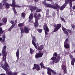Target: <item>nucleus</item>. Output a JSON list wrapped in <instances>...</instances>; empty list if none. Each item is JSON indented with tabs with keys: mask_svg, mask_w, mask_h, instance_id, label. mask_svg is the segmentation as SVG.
Instances as JSON below:
<instances>
[{
	"mask_svg": "<svg viewBox=\"0 0 75 75\" xmlns=\"http://www.w3.org/2000/svg\"><path fill=\"white\" fill-rule=\"evenodd\" d=\"M24 24L23 23H20L18 24V27H20V29L21 30V33H25V34H28V33H30L29 31L30 30V28L28 26H25L24 27V29H23V28H21L22 27L24 26Z\"/></svg>",
	"mask_w": 75,
	"mask_h": 75,
	"instance_id": "1",
	"label": "nucleus"
},
{
	"mask_svg": "<svg viewBox=\"0 0 75 75\" xmlns=\"http://www.w3.org/2000/svg\"><path fill=\"white\" fill-rule=\"evenodd\" d=\"M0 64L1 68L5 71L7 75H12V71L8 69L10 67L8 64L4 65L2 63H1Z\"/></svg>",
	"mask_w": 75,
	"mask_h": 75,
	"instance_id": "2",
	"label": "nucleus"
},
{
	"mask_svg": "<svg viewBox=\"0 0 75 75\" xmlns=\"http://www.w3.org/2000/svg\"><path fill=\"white\" fill-rule=\"evenodd\" d=\"M6 46H4L2 48V53L3 54V61L5 62L4 65L8 64L6 61V58L7 57V50L6 49Z\"/></svg>",
	"mask_w": 75,
	"mask_h": 75,
	"instance_id": "3",
	"label": "nucleus"
},
{
	"mask_svg": "<svg viewBox=\"0 0 75 75\" xmlns=\"http://www.w3.org/2000/svg\"><path fill=\"white\" fill-rule=\"evenodd\" d=\"M75 1V0H65V3L60 8V10H63L69 3L70 7H72V1Z\"/></svg>",
	"mask_w": 75,
	"mask_h": 75,
	"instance_id": "4",
	"label": "nucleus"
},
{
	"mask_svg": "<svg viewBox=\"0 0 75 75\" xmlns=\"http://www.w3.org/2000/svg\"><path fill=\"white\" fill-rule=\"evenodd\" d=\"M47 74L48 75H52V74H53V75H55L57 74L56 72L54 71L51 68H50L49 67L47 68Z\"/></svg>",
	"mask_w": 75,
	"mask_h": 75,
	"instance_id": "5",
	"label": "nucleus"
},
{
	"mask_svg": "<svg viewBox=\"0 0 75 75\" xmlns=\"http://www.w3.org/2000/svg\"><path fill=\"white\" fill-rule=\"evenodd\" d=\"M43 29L45 30V32L46 35H48V33L49 32V28H48V25L46 23H44V25L43 26Z\"/></svg>",
	"mask_w": 75,
	"mask_h": 75,
	"instance_id": "6",
	"label": "nucleus"
},
{
	"mask_svg": "<svg viewBox=\"0 0 75 75\" xmlns=\"http://www.w3.org/2000/svg\"><path fill=\"white\" fill-rule=\"evenodd\" d=\"M61 58L60 55H58V56H57V57H52L51 59L52 60L55 59L56 61L55 63H57V62H58L59 61L60 59H61Z\"/></svg>",
	"mask_w": 75,
	"mask_h": 75,
	"instance_id": "7",
	"label": "nucleus"
},
{
	"mask_svg": "<svg viewBox=\"0 0 75 75\" xmlns=\"http://www.w3.org/2000/svg\"><path fill=\"white\" fill-rule=\"evenodd\" d=\"M34 17L35 19V23H34V25L35 27H38V15L37 13H35Z\"/></svg>",
	"mask_w": 75,
	"mask_h": 75,
	"instance_id": "8",
	"label": "nucleus"
},
{
	"mask_svg": "<svg viewBox=\"0 0 75 75\" xmlns=\"http://www.w3.org/2000/svg\"><path fill=\"white\" fill-rule=\"evenodd\" d=\"M32 44L34 46L35 48L37 49L38 48L37 47V46L36 43H35V42H36V39L35 38V36H32Z\"/></svg>",
	"mask_w": 75,
	"mask_h": 75,
	"instance_id": "9",
	"label": "nucleus"
},
{
	"mask_svg": "<svg viewBox=\"0 0 75 75\" xmlns=\"http://www.w3.org/2000/svg\"><path fill=\"white\" fill-rule=\"evenodd\" d=\"M57 26H56L55 28L53 30V32H56V31H57L61 27V24L59 23L57 24Z\"/></svg>",
	"mask_w": 75,
	"mask_h": 75,
	"instance_id": "10",
	"label": "nucleus"
},
{
	"mask_svg": "<svg viewBox=\"0 0 75 75\" xmlns=\"http://www.w3.org/2000/svg\"><path fill=\"white\" fill-rule=\"evenodd\" d=\"M29 8L30 10L31 11V13H33L34 10H35L37 9V8L36 6H29Z\"/></svg>",
	"mask_w": 75,
	"mask_h": 75,
	"instance_id": "11",
	"label": "nucleus"
},
{
	"mask_svg": "<svg viewBox=\"0 0 75 75\" xmlns=\"http://www.w3.org/2000/svg\"><path fill=\"white\" fill-rule=\"evenodd\" d=\"M10 4H8V3L6 2V1H4V3L3 4V5L5 6L6 8H8L10 7Z\"/></svg>",
	"mask_w": 75,
	"mask_h": 75,
	"instance_id": "12",
	"label": "nucleus"
},
{
	"mask_svg": "<svg viewBox=\"0 0 75 75\" xmlns=\"http://www.w3.org/2000/svg\"><path fill=\"white\" fill-rule=\"evenodd\" d=\"M13 7H14L12 9L13 11L15 14H17V12L16 11L15 7H21L20 6L16 5V4L14 6H13Z\"/></svg>",
	"mask_w": 75,
	"mask_h": 75,
	"instance_id": "13",
	"label": "nucleus"
},
{
	"mask_svg": "<svg viewBox=\"0 0 75 75\" xmlns=\"http://www.w3.org/2000/svg\"><path fill=\"white\" fill-rule=\"evenodd\" d=\"M40 65L41 67L40 69H41L42 68H43V69H47V67L45 66L44 65V63L43 62H42L40 63Z\"/></svg>",
	"mask_w": 75,
	"mask_h": 75,
	"instance_id": "14",
	"label": "nucleus"
},
{
	"mask_svg": "<svg viewBox=\"0 0 75 75\" xmlns=\"http://www.w3.org/2000/svg\"><path fill=\"white\" fill-rule=\"evenodd\" d=\"M20 53L19 52V49H18L16 52V55L17 57V60L18 61V59H19V55Z\"/></svg>",
	"mask_w": 75,
	"mask_h": 75,
	"instance_id": "15",
	"label": "nucleus"
},
{
	"mask_svg": "<svg viewBox=\"0 0 75 75\" xmlns=\"http://www.w3.org/2000/svg\"><path fill=\"white\" fill-rule=\"evenodd\" d=\"M55 6L54 5H53L52 8L54 9H55V10L56 9H57V8H60V6H59V5H58V4H55Z\"/></svg>",
	"mask_w": 75,
	"mask_h": 75,
	"instance_id": "16",
	"label": "nucleus"
},
{
	"mask_svg": "<svg viewBox=\"0 0 75 75\" xmlns=\"http://www.w3.org/2000/svg\"><path fill=\"white\" fill-rule=\"evenodd\" d=\"M2 21L3 23L5 24V25H6L7 21V19L6 17L3 18L2 19Z\"/></svg>",
	"mask_w": 75,
	"mask_h": 75,
	"instance_id": "17",
	"label": "nucleus"
},
{
	"mask_svg": "<svg viewBox=\"0 0 75 75\" xmlns=\"http://www.w3.org/2000/svg\"><path fill=\"white\" fill-rule=\"evenodd\" d=\"M64 46L65 48L68 49L69 48V45L68 43H64Z\"/></svg>",
	"mask_w": 75,
	"mask_h": 75,
	"instance_id": "18",
	"label": "nucleus"
},
{
	"mask_svg": "<svg viewBox=\"0 0 75 75\" xmlns=\"http://www.w3.org/2000/svg\"><path fill=\"white\" fill-rule=\"evenodd\" d=\"M43 53L41 52V51H39L38 53V58H41L42 57Z\"/></svg>",
	"mask_w": 75,
	"mask_h": 75,
	"instance_id": "19",
	"label": "nucleus"
},
{
	"mask_svg": "<svg viewBox=\"0 0 75 75\" xmlns=\"http://www.w3.org/2000/svg\"><path fill=\"white\" fill-rule=\"evenodd\" d=\"M10 23L12 25H15H15H16V24L17 23V20H16L14 22V21H13L11 20Z\"/></svg>",
	"mask_w": 75,
	"mask_h": 75,
	"instance_id": "20",
	"label": "nucleus"
},
{
	"mask_svg": "<svg viewBox=\"0 0 75 75\" xmlns=\"http://www.w3.org/2000/svg\"><path fill=\"white\" fill-rule=\"evenodd\" d=\"M33 13L30 14L29 16V21H31V20L33 18Z\"/></svg>",
	"mask_w": 75,
	"mask_h": 75,
	"instance_id": "21",
	"label": "nucleus"
},
{
	"mask_svg": "<svg viewBox=\"0 0 75 75\" xmlns=\"http://www.w3.org/2000/svg\"><path fill=\"white\" fill-rule=\"evenodd\" d=\"M37 71H38V65L36 64H35L34 65V67L33 69H36Z\"/></svg>",
	"mask_w": 75,
	"mask_h": 75,
	"instance_id": "22",
	"label": "nucleus"
},
{
	"mask_svg": "<svg viewBox=\"0 0 75 75\" xmlns=\"http://www.w3.org/2000/svg\"><path fill=\"white\" fill-rule=\"evenodd\" d=\"M16 5V0H12V4H10L11 7L14 6Z\"/></svg>",
	"mask_w": 75,
	"mask_h": 75,
	"instance_id": "23",
	"label": "nucleus"
},
{
	"mask_svg": "<svg viewBox=\"0 0 75 75\" xmlns=\"http://www.w3.org/2000/svg\"><path fill=\"white\" fill-rule=\"evenodd\" d=\"M4 33V30H3L2 28L0 27V36Z\"/></svg>",
	"mask_w": 75,
	"mask_h": 75,
	"instance_id": "24",
	"label": "nucleus"
},
{
	"mask_svg": "<svg viewBox=\"0 0 75 75\" xmlns=\"http://www.w3.org/2000/svg\"><path fill=\"white\" fill-rule=\"evenodd\" d=\"M43 47H44V45H40V47H38V50H40V51H42V49H43Z\"/></svg>",
	"mask_w": 75,
	"mask_h": 75,
	"instance_id": "25",
	"label": "nucleus"
},
{
	"mask_svg": "<svg viewBox=\"0 0 75 75\" xmlns=\"http://www.w3.org/2000/svg\"><path fill=\"white\" fill-rule=\"evenodd\" d=\"M30 53L31 55L33 54L34 52V50L31 48H30Z\"/></svg>",
	"mask_w": 75,
	"mask_h": 75,
	"instance_id": "26",
	"label": "nucleus"
},
{
	"mask_svg": "<svg viewBox=\"0 0 75 75\" xmlns=\"http://www.w3.org/2000/svg\"><path fill=\"white\" fill-rule=\"evenodd\" d=\"M45 6L46 7H49L50 8H52L53 5H51V4H46Z\"/></svg>",
	"mask_w": 75,
	"mask_h": 75,
	"instance_id": "27",
	"label": "nucleus"
},
{
	"mask_svg": "<svg viewBox=\"0 0 75 75\" xmlns=\"http://www.w3.org/2000/svg\"><path fill=\"white\" fill-rule=\"evenodd\" d=\"M14 26H15V25H12L8 29V31H10L12 30Z\"/></svg>",
	"mask_w": 75,
	"mask_h": 75,
	"instance_id": "28",
	"label": "nucleus"
},
{
	"mask_svg": "<svg viewBox=\"0 0 75 75\" xmlns=\"http://www.w3.org/2000/svg\"><path fill=\"white\" fill-rule=\"evenodd\" d=\"M21 15L22 17L24 18H25V15H26V14H25L24 12H23L21 13Z\"/></svg>",
	"mask_w": 75,
	"mask_h": 75,
	"instance_id": "29",
	"label": "nucleus"
},
{
	"mask_svg": "<svg viewBox=\"0 0 75 75\" xmlns=\"http://www.w3.org/2000/svg\"><path fill=\"white\" fill-rule=\"evenodd\" d=\"M6 39V36L5 35H3L2 37V42H4L5 41V39Z\"/></svg>",
	"mask_w": 75,
	"mask_h": 75,
	"instance_id": "30",
	"label": "nucleus"
},
{
	"mask_svg": "<svg viewBox=\"0 0 75 75\" xmlns=\"http://www.w3.org/2000/svg\"><path fill=\"white\" fill-rule=\"evenodd\" d=\"M62 68L63 70H65L67 69V67H66V66L65 65H63L62 66Z\"/></svg>",
	"mask_w": 75,
	"mask_h": 75,
	"instance_id": "31",
	"label": "nucleus"
},
{
	"mask_svg": "<svg viewBox=\"0 0 75 75\" xmlns=\"http://www.w3.org/2000/svg\"><path fill=\"white\" fill-rule=\"evenodd\" d=\"M41 18V14H40V13H38V20H40Z\"/></svg>",
	"mask_w": 75,
	"mask_h": 75,
	"instance_id": "32",
	"label": "nucleus"
},
{
	"mask_svg": "<svg viewBox=\"0 0 75 75\" xmlns=\"http://www.w3.org/2000/svg\"><path fill=\"white\" fill-rule=\"evenodd\" d=\"M67 42H69V39L68 38L66 39L64 43H68Z\"/></svg>",
	"mask_w": 75,
	"mask_h": 75,
	"instance_id": "33",
	"label": "nucleus"
},
{
	"mask_svg": "<svg viewBox=\"0 0 75 75\" xmlns=\"http://www.w3.org/2000/svg\"><path fill=\"white\" fill-rule=\"evenodd\" d=\"M58 56V54L56 52H54L53 54V57H57Z\"/></svg>",
	"mask_w": 75,
	"mask_h": 75,
	"instance_id": "34",
	"label": "nucleus"
},
{
	"mask_svg": "<svg viewBox=\"0 0 75 75\" xmlns=\"http://www.w3.org/2000/svg\"><path fill=\"white\" fill-rule=\"evenodd\" d=\"M0 9H3V4L2 3H0Z\"/></svg>",
	"mask_w": 75,
	"mask_h": 75,
	"instance_id": "35",
	"label": "nucleus"
},
{
	"mask_svg": "<svg viewBox=\"0 0 75 75\" xmlns=\"http://www.w3.org/2000/svg\"><path fill=\"white\" fill-rule=\"evenodd\" d=\"M38 31L39 33H42V29H38Z\"/></svg>",
	"mask_w": 75,
	"mask_h": 75,
	"instance_id": "36",
	"label": "nucleus"
},
{
	"mask_svg": "<svg viewBox=\"0 0 75 75\" xmlns=\"http://www.w3.org/2000/svg\"><path fill=\"white\" fill-rule=\"evenodd\" d=\"M61 20L62 21H63L64 23H65L66 22V21H65V19H64V18H62V17H61Z\"/></svg>",
	"mask_w": 75,
	"mask_h": 75,
	"instance_id": "37",
	"label": "nucleus"
},
{
	"mask_svg": "<svg viewBox=\"0 0 75 75\" xmlns=\"http://www.w3.org/2000/svg\"><path fill=\"white\" fill-rule=\"evenodd\" d=\"M53 61L52 62L50 63V65H52V64H54V62H55V59H54V60H53Z\"/></svg>",
	"mask_w": 75,
	"mask_h": 75,
	"instance_id": "38",
	"label": "nucleus"
},
{
	"mask_svg": "<svg viewBox=\"0 0 75 75\" xmlns=\"http://www.w3.org/2000/svg\"><path fill=\"white\" fill-rule=\"evenodd\" d=\"M74 62L72 60H71V65L73 66V67H74Z\"/></svg>",
	"mask_w": 75,
	"mask_h": 75,
	"instance_id": "39",
	"label": "nucleus"
},
{
	"mask_svg": "<svg viewBox=\"0 0 75 75\" xmlns=\"http://www.w3.org/2000/svg\"><path fill=\"white\" fill-rule=\"evenodd\" d=\"M67 31L68 32V33H69V34L72 33V31L71 30H70L69 29H67Z\"/></svg>",
	"mask_w": 75,
	"mask_h": 75,
	"instance_id": "40",
	"label": "nucleus"
},
{
	"mask_svg": "<svg viewBox=\"0 0 75 75\" xmlns=\"http://www.w3.org/2000/svg\"><path fill=\"white\" fill-rule=\"evenodd\" d=\"M62 29L63 31H67V29L65 28L64 27L62 28Z\"/></svg>",
	"mask_w": 75,
	"mask_h": 75,
	"instance_id": "41",
	"label": "nucleus"
},
{
	"mask_svg": "<svg viewBox=\"0 0 75 75\" xmlns=\"http://www.w3.org/2000/svg\"><path fill=\"white\" fill-rule=\"evenodd\" d=\"M42 4H43L44 5H46V4H47V3H46V1H44L42 2Z\"/></svg>",
	"mask_w": 75,
	"mask_h": 75,
	"instance_id": "42",
	"label": "nucleus"
},
{
	"mask_svg": "<svg viewBox=\"0 0 75 75\" xmlns=\"http://www.w3.org/2000/svg\"><path fill=\"white\" fill-rule=\"evenodd\" d=\"M64 33H65V34H66V35H68V34H69L68 32L67 31H64Z\"/></svg>",
	"mask_w": 75,
	"mask_h": 75,
	"instance_id": "43",
	"label": "nucleus"
},
{
	"mask_svg": "<svg viewBox=\"0 0 75 75\" xmlns=\"http://www.w3.org/2000/svg\"><path fill=\"white\" fill-rule=\"evenodd\" d=\"M69 57L71 59H72V58H73V56L72 55L70 54L69 55Z\"/></svg>",
	"mask_w": 75,
	"mask_h": 75,
	"instance_id": "44",
	"label": "nucleus"
},
{
	"mask_svg": "<svg viewBox=\"0 0 75 75\" xmlns=\"http://www.w3.org/2000/svg\"><path fill=\"white\" fill-rule=\"evenodd\" d=\"M63 70L64 71V74H67V69H66L65 70Z\"/></svg>",
	"mask_w": 75,
	"mask_h": 75,
	"instance_id": "45",
	"label": "nucleus"
},
{
	"mask_svg": "<svg viewBox=\"0 0 75 75\" xmlns=\"http://www.w3.org/2000/svg\"><path fill=\"white\" fill-rule=\"evenodd\" d=\"M12 75H17V72H15L14 73H13H13H12Z\"/></svg>",
	"mask_w": 75,
	"mask_h": 75,
	"instance_id": "46",
	"label": "nucleus"
},
{
	"mask_svg": "<svg viewBox=\"0 0 75 75\" xmlns=\"http://www.w3.org/2000/svg\"><path fill=\"white\" fill-rule=\"evenodd\" d=\"M42 11V10L41 9H38V12H41Z\"/></svg>",
	"mask_w": 75,
	"mask_h": 75,
	"instance_id": "47",
	"label": "nucleus"
},
{
	"mask_svg": "<svg viewBox=\"0 0 75 75\" xmlns=\"http://www.w3.org/2000/svg\"><path fill=\"white\" fill-rule=\"evenodd\" d=\"M35 58L37 59L38 58V53H37L35 56Z\"/></svg>",
	"mask_w": 75,
	"mask_h": 75,
	"instance_id": "48",
	"label": "nucleus"
},
{
	"mask_svg": "<svg viewBox=\"0 0 75 75\" xmlns=\"http://www.w3.org/2000/svg\"><path fill=\"white\" fill-rule=\"evenodd\" d=\"M72 60L74 62H75V58H73L72 59Z\"/></svg>",
	"mask_w": 75,
	"mask_h": 75,
	"instance_id": "49",
	"label": "nucleus"
},
{
	"mask_svg": "<svg viewBox=\"0 0 75 75\" xmlns=\"http://www.w3.org/2000/svg\"><path fill=\"white\" fill-rule=\"evenodd\" d=\"M23 33H21V35L20 36V38H22L23 37Z\"/></svg>",
	"mask_w": 75,
	"mask_h": 75,
	"instance_id": "50",
	"label": "nucleus"
},
{
	"mask_svg": "<svg viewBox=\"0 0 75 75\" xmlns=\"http://www.w3.org/2000/svg\"><path fill=\"white\" fill-rule=\"evenodd\" d=\"M3 25V23H0V27Z\"/></svg>",
	"mask_w": 75,
	"mask_h": 75,
	"instance_id": "51",
	"label": "nucleus"
},
{
	"mask_svg": "<svg viewBox=\"0 0 75 75\" xmlns=\"http://www.w3.org/2000/svg\"><path fill=\"white\" fill-rule=\"evenodd\" d=\"M40 67L38 66V71H40Z\"/></svg>",
	"mask_w": 75,
	"mask_h": 75,
	"instance_id": "52",
	"label": "nucleus"
},
{
	"mask_svg": "<svg viewBox=\"0 0 75 75\" xmlns=\"http://www.w3.org/2000/svg\"><path fill=\"white\" fill-rule=\"evenodd\" d=\"M72 8L73 10H75V6H73L72 7Z\"/></svg>",
	"mask_w": 75,
	"mask_h": 75,
	"instance_id": "53",
	"label": "nucleus"
},
{
	"mask_svg": "<svg viewBox=\"0 0 75 75\" xmlns=\"http://www.w3.org/2000/svg\"><path fill=\"white\" fill-rule=\"evenodd\" d=\"M21 75H27V74H26L25 73H22Z\"/></svg>",
	"mask_w": 75,
	"mask_h": 75,
	"instance_id": "54",
	"label": "nucleus"
},
{
	"mask_svg": "<svg viewBox=\"0 0 75 75\" xmlns=\"http://www.w3.org/2000/svg\"><path fill=\"white\" fill-rule=\"evenodd\" d=\"M47 0V1H52V0Z\"/></svg>",
	"mask_w": 75,
	"mask_h": 75,
	"instance_id": "55",
	"label": "nucleus"
},
{
	"mask_svg": "<svg viewBox=\"0 0 75 75\" xmlns=\"http://www.w3.org/2000/svg\"><path fill=\"white\" fill-rule=\"evenodd\" d=\"M0 75H6V74H0Z\"/></svg>",
	"mask_w": 75,
	"mask_h": 75,
	"instance_id": "56",
	"label": "nucleus"
},
{
	"mask_svg": "<svg viewBox=\"0 0 75 75\" xmlns=\"http://www.w3.org/2000/svg\"><path fill=\"white\" fill-rule=\"evenodd\" d=\"M34 1H35V2H38V0H34Z\"/></svg>",
	"mask_w": 75,
	"mask_h": 75,
	"instance_id": "57",
	"label": "nucleus"
},
{
	"mask_svg": "<svg viewBox=\"0 0 75 75\" xmlns=\"http://www.w3.org/2000/svg\"><path fill=\"white\" fill-rule=\"evenodd\" d=\"M0 41H2V38H0Z\"/></svg>",
	"mask_w": 75,
	"mask_h": 75,
	"instance_id": "58",
	"label": "nucleus"
},
{
	"mask_svg": "<svg viewBox=\"0 0 75 75\" xmlns=\"http://www.w3.org/2000/svg\"><path fill=\"white\" fill-rule=\"evenodd\" d=\"M53 26L55 27H56V25L55 24H54V25H53Z\"/></svg>",
	"mask_w": 75,
	"mask_h": 75,
	"instance_id": "59",
	"label": "nucleus"
},
{
	"mask_svg": "<svg viewBox=\"0 0 75 75\" xmlns=\"http://www.w3.org/2000/svg\"><path fill=\"white\" fill-rule=\"evenodd\" d=\"M36 12H38V9L36 11Z\"/></svg>",
	"mask_w": 75,
	"mask_h": 75,
	"instance_id": "60",
	"label": "nucleus"
},
{
	"mask_svg": "<svg viewBox=\"0 0 75 75\" xmlns=\"http://www.w3.org/2000/svg\"><path fill=\"white\" fill-rule=\"evenodd\" d=\"M1 53H0V56H1Z\"/></svg>",
	"mask_w": 75,
	"mask_h": 75,
	"instance_id": "61",
	"label": "nucleus"
},
{
	"mask_svg": "<svg viewBox=\"0 0 75 75\" xmlns=\"http://www.w3.org/2000/svg\"><path fill=\"white\" fill-rule=\"evenodd\" d=\"M59 75H62L61 74H59Z\"/></svg>",
	"mask_w": 75,
	"mask_h": 75,
	"instance_id": "62",
	"label": "nucleus"
},
{
	"mask_svg": "<svg viewBox=\"0 0 75 75\" xmlns=\"http://www.w3.org/2000/svg\"><path fill=\"white\" fill-rule=\"evenodd\" d=\"M44 74H42L43 75Z\"/></svg>",
	"mask_w": 75,
	"mask_h": 75,
	"instance_id": "63",
	"label": "nucleus"
},
{
	"mask_svg": "<svg viewBox=\"0 0 75 75\" xmlns=\"http://www.w3.org/2000/svg\"><path fill=\"white\" fill-rule=\"evenodd\" d=\"M6 1V0H5Z\"/></svg>",
	"mask_w": 75,
	"mask_h": 75,
	"instance_id": "64",
	"label": "nucleus"
}]
</instances>
